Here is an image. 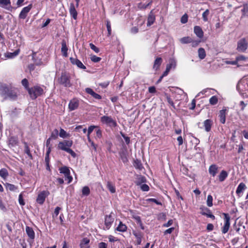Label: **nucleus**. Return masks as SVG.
Segmentation results:
<instances>
[{"instance_id": "nucleus-1", "label": "nucleus", "mask_w": 248, "mask_h": 248, "mask_svg": "<svg viewBox=\"0 0 248 248\" xmlns=\"http://www.w3.org/2000/svg\"><path fill=\"white\" fill-rule=\"evenodd\" d=\"M0 95L5 100H16L17 97V91L6 84H1L0 85Z\"/></svg>"}, {"instance_id": "nucleus-2", "label": "nucleus", "mask_w": 248, "mask_h": 248, "mask_svg": "<svg viewBox=\"0 0 248 248\" xmlns=\"http://www.w3.org/2000/svg\"><path fill=\"white\" fill-rule=\"evenodd\" d=\"M236 89L243 97H247L248 93V79L242 78L237 83Z\"/></svg>"}, {"instance_id": "nucleus-3", "label": "nucleus", "mask_w": 248, "mask_h": 248, "mask_svg": "<svg viewBox=\"0 0 248 248\" xmlns=\"http://www.w3.org/2000/svg\"><path fill=\"white\" fill-rule=\"evenodd\" d=\"M73 145V141L71 140H64L60 141L58 144V148L60 150L64 151L71 155L73 157H76V154L70 148Z\"/></svg>"}, {"instance_id": "nucleus-4", "label": "nucleus", "mask_w": 248, "mask_h": 248, "mask_svg": "<svg viewBox=\"0 0 248 248\" xmlns=\"http://www.w3.org/2000/svg\"><path fill=\"white\" fill-rule=\"evenodd\" d=\"M28 93L32 99H35L37 97L42 95L44 90L39 86H34L28 89Z\"/></svg>"}, {"instance_id": "nucleus-5", "label": "nucleus", "mask_w": 248, "mask_h": 248, "mask_svg": "<svg viewBox=\"0 0 248 248\" xmlns=\"http://www.w3.org/2000/svg\"><path fill=\"white\" fill-rule=\"evenodd\" d=\"M59 83L66 87H71L72 84L70 82V76L65 72L62 73L61 77L59 78Z\"/></svg>"}, {"instance_id": "nucleus-6", "label": "nucleus", "mask_w": 248, "mask_h": 248, "mask_svg": "<svg viewBox=\"0 0 248 248\" xmlns=\"http://www.w3.org/2000/svg\"><path fill=\"white\" fill-rule=\"evenodd\" d=\"M101 122L108 126L115 127L117 126V123L115 120L111 116H103L100 118Z\"/></svg>"}, {"instance_id": "nucleus-7", "label": "nucleus", "mask_w": 248, "mask_h": 248, "mask_svg": "<svg viewBox=\"0 0 248 248\" xmlns=\"http://www.w3.org/2000/svg\"><path fill=\"white\" fill-rule=\"evenodd\" d=\"M248 46V42L245 38H242L237 42V50L239 52H245Z\"/></svg>"}, {"instance_id": "nucleus-8", "label": "nucleus", "mask_w": 248, "mask_h": 248, "mask_svg": "<svg viewBox=\"0 0 248 248\" xmlns=\"http://www.w3.org/2000/svg\"><path fill=\"white\" fill-rule=\"evenodd\" d=\"M49 195V191L47 190H43L41 191L37 196L36 202L40 204H43L45 201L46 198Z\"/></svg>"}, {"instance_id": "nucleus-9", "label": "nucleus", "mask_w": 248, "mask_h": 248, "mask_svg": "<svg viewBox=\"0 0 248 248\" xmlns=\"http://www.w3.org/2000/svg\"><path fill=\"white\" fill-rule=\"evenodd\" d=\"M223 215L224 216L225 223H224V225L222 229V232L223 233H226L228 232V231L229 229V228H230V217L228 214L223 213Z\"/></svg>"}, {"instance_id": "nucleus-10", "label": "nucleus", "mask_w": 248, "mask_h": 248, "mask_svg": "<svg viewBox=\"0 0 248 248\" xmlns=\"http://www.w3.org/2000/svg\"><path fill=\"white\" fill-rule=\"evenodd\" d=\"M32 7V4H30L28 6L24 7L19 15V17L21 19L26 18V17L27 16L28 13L31 10Z\"/></svg>"}, {"instance_id": "nucleus-11", "label": "nucleus", "mask_w": 248, "mask_h": 248, "mask_svg": "<svg viewBox=\"0 0 248 248\" xmlns=\"http://www.w3.org/2000/svg\"><path fill=\"white\" fill-rule=\"evenodd\" d=\"M70 61L73 65H76L78 68L82 69H86V66L82 63V62L76 58H70Z\"/></svg>"}, {"instance_id": "nucleus-12", "label": "nucleus", "mask_w": 248, "mask_h": 248, "mask_svg": "<svg viewBox=\"0 0 248 248\" xmlns=\"http://www.w3.org/2000/svg\"><path fill=\"white\" fill-rule=\"evenodd\" d=\"M69 108L72 111L77 109L79 106V101L76 98L71 100L69 103Z\"/></svg>"}, {"instance_id": "nucleus-13", "label": "nucleus", "mask_w": 248, "mask_h": 248, "mask_svg": "<svg viewBox=\"0 0 248 248\" xmlns=\"http://www.w3.org/2000/svg\"><path fill=\"white\" fill-rule=\"evenodd\" d=\"M213 121L210 119H207L203 122V126L206 132H209L211 130L213 125Z\"/></svg>"}, {"instance_id": "nucleus-14", "label": "nucleus", "mask_w": 248, "mask_h": 248, "mask_svg": "<svg viewBox=\"0 0 248 248\" xmlns=\"http://www.w3.org/2000/svg\"><path fill=\"white\" fill-rule=\"evenodd\" d=\"M69 12L71 16L74 19H77L78 13L76 10L75 6L74 3H71L70 5Z\"/></svg>"}, {"instance_id": "nucleus-15", "label": "nucleus", "mask_w": 248, "mask_h": 248, "mask_svg": "<svg viewBox=\"0 0 248 248\" xmlns=\"http://www.w3.org/2000/svg\"><path fill=\"white\" fill-rule=\"evenodd\" d=\"M0 6L7 10L11 9L10 0H0Z\"/></svg>"}, {"instance_id": "nucleus-16", "label": "nucleus", "mask_w": 248, "mask_h": 248, "mask_svg": "<svg viewBox=\"0 0 248 248\" xmlns=\"http://www.w3.org/2000/svg\"><path fill=\"white\" fill-rule=\"evenodd\" d=\"M114 219L110 215L107 216L105 217V225L107 229H109Z\"/></svg>"}, {"instance_id": "nucleus-17", "label": "nucleus", "mask_w": 248, "mask_h": 248, "mask_svg": "<svg viewBox=\"0 0 248 248\" xmlns=\"http://www.w3.org/2000/svg\"><path fill=\"white\" fill-rule=\"evenodd\" d=\"M247 188L246 185L243 183H241L239 184L238 186L237 187L236 193L237 195L240 197V194L243 192Z\"/></svg>"}, {"instance_id": "nucleus-18", "label": "nucleus", "mask_w": 248, "mask_h": 248, "mask_svg": "<svg viewBox=\"0 0 248 248\" xmlns=\"http://www.w3.org/2000/svg\"><path fill=\"white\" fill-rule=\"evenodd\" d=\"M194 31L199 38H202L203 36V32L200 26H195L194 28Z\"/></svg>"}, {"instance_id": "nucleus-19", "label": "nucleus", "mask_w": 248, "mask_h": 248, "mask_svg": "<svg viewBox=\"0 0 248 248\" xmlns=\"http://www.w3.org/2000/svg\"><path fill=\"white\" fill-rule=\"evenodd\" d=\"M202 215L206 216L207 217L215 219V216L212 214L210 209L207 208H205L201 212Z\"/></svg>"}, {"instance_id": "nucleus-20", "label": "nucleus", "mask_w": 248, "mask_h": 248, "mask_svg": "<svg viewBox=\"0 0 248 248\" xmlns=\"http://www.w3.org/2000/svg\"><path fill=\"white\" fill-rule=\"evenodd\" d=\"M18 143V139L16 137H11L9 139V145L10 147H15Z\"/></svg>"}, {"instance_id": "nucleus-21", "label": "nucleus", "mask_w": 248, "mask_h": 248, "mask_svg": "<svg viewBox=\"0 0 248 248\" xmlns=\"http://www.w3.org/2000/svg\"><path fill=\"white\" fill-rule=\"evenodd\" d=\"M67 51L68 48L67 47L66 43L65 40H62V42L61 51L63 56L65 57H67Z\"/></svg>"}, {"instance_id": "nucleus-22", "label": "nucleus", "mask_w": 248, "mask_h": 248, "mask_svg": "<svg viewBox=\"0 0 248 248\" xmlns=\"http://www.w3.org/2000/svg\"><path fill=\"white\" fill-rule=\"evenodd\" d=\"M219 121L221 124H225L226 122V109L220 110L219 113Z\"/></svg>"}, {"instance_id": "nucleus-23", "label": "nucleus", "mask_w": 248, "mask_h": 248, "mask_svg": "<svg viewBox=\"0 0 248 248\" xmlns=\"http://www.w3.org/2000/svg\"><path fill=\"white\" fill-rule=\"evenodd\" d=\"M169 64L167 65V66L170 69H175L177 65V61L174 58H170L169 60Z\"/></svg>"}, {"instance_id": "nucleus-24", "label": "nucleus", "mask_w": 248, "mask_h": 248, "mask_svg": "<svg viewBox=\"0 0 248 248\" xmlns=\"http://www.w3.org/2000/svg\"><path fill=\"white\" fill-rule=\"evenodd\" d=\"M162 62V59L161 58H156L154 63L153 69H155V71L159 69Z\"/></svg>"}, {"instance_id": "nucleus-25", "label": "nucleus", "mask_w": 248, "mask_h": 248, "mask_svg": "<svg viewBox=\"0 0 248 248\" xmlns=\"http://www.w3.org/2000/svg\"><path fill=\"white\" fill-rule=\"evenodd\" d=\"M26 232L27 235L31 239H33L34 238L35 233L31 228L27 226L26 227Z\"/></svg>"}, {"instance_id": "nucleus-26", "label": "nucleus", "mask_w": 248, "mask_h": 248, "mask_svg": "<svg viewBox=\"0 0 248 248\" xmlns=\"http://www.w3.org/2000/svg\"><path fill=\"white\" fill-rule=\"evenodd\" d=\"M217 167L216 165L213 164L210 166L209 168V172L213 177L217 173Z\"/></svg>"}, {"instance_id": "nucleus-27", "label": "nucleus", "mask_w": 248, "mask_h": 248, "mask_svg": "<svg viewBox=\"0 0 248 248\" xmlns=\"http://www.w3.org/2000/svg\"><path fill=\"white\" fill-rule=\"evenodd\" d=\"M90 242L89 239L84 238L81 241L80 244V248H89V243Z\"/></svg>"}, {"instance_id": "nucleus-28", "label": "nucleus", "mask_w": 248, "mask_h": 248, "mask_svg": "<svg viewBox=\"0 0 248 248\" xmlns=\"http://www.w3.org/2000/svg\"><path fill=\"white\" fill-rule=\"evenodd\" d=\"M133 235L136 237L137 238V243L138 245H140L141 243V238L142 237V235L140 232H138L134 231L133 232Z\"/></svg>"}, {"instance_id": "nucleus-29", "label": "nucleus", "mask_w": 248, "mask_h": 248, "mask_svg": "<svg viewBox=\"0 0 248 248\" xmlns=\"http://www.w3.org/2000/svg\"><path fill=\"white\" fill-rule=\"evenodd\" d=\"M19 52V50H16L14 52H8L5 54V57L9 59H12L18 55Z\"/></svg>"}, {"instance_id": "nucleus-30", "label": "nucleus", "mask_w": 248, "mask_h": 248, "mask_svg": "<svg viewBox=\"0 0 248 248\" xmlns=\"http://www.w3.org/2000/svg\"><path fill=\"white\" fill-rule=\"evenodd\" d=\"M228 176V173L225 170H222L218 175L219 180L223 182Z\"/></svg>"}, {"instance_id": "nucleus-31", "label": "nucleus", "mask_w": 248, "mask_h": 248, "mask_svg": "<svg viewBox=\"0 0 248 248\" xmlns=\"http://www.w3.org/2000/svg\"><path fill=\"white\" fill-rule=\"evenodd\" d=\"M133 165L136 169H139L140 170H142L143 168V166L140 160L137 159L134 160Z\"/></svg>"}, {"instance_id": "nucleus-32", "label": "nucleus", "mask_w": 248, "mask_h": 248, "mask_svg": "<svg viewBox=\"0 0 248 248\" xmlns=\"http://www.w3.org/2000/svg\"><path fill=\"white\" fill-rule=\"evenodd\" d=\"M60 173H63L65 176H68L70 174V170L67 167H63L60 169Z\"/></svg>"}, {"instance_id": "nucleus-33", "label": "nucleus", "mask_w": 248, "mask_h": 248, "mask_svg": "<svg viewBox=\"0 0 248 248\" xmlns=\"http://www.w3.org/2000/svg\"><path fill=\"white\" fill-rule=\"evenodd\" d=\"M107 187L111 193H114L115 192V187L111 182L108 181L107 182Z\"/></svg>"}, {"instance_id": "nucleus-34", "label": "nucleus", "mask_w": 248, "mask_h": 248, "mask_svg": "<svg viewBox=\"0 0 248 248\" xmlns=\"http://www.w3.org/2000/svg\"><path fill=\"white\" fill-rule=\"evenodd\" d=\"M198 56L200 59L202 60L206 56L205 50L203 48H200L198 49Z\"/></svg>"}, {"instance_id": "nucleus-35", "label": "nucleus", "mask_w": 248, "mask_h": 248, "mask_svg": "<svg viewBox=\"0 0 248 248\" xmlns=\"http://www.w3.org/2000/svg\"><path fill=\"white\" fill-rule=\"evenodd\" d=\"M126 226L125 224H123L122 222L120 221L118 226L117 228V230L119 232H124L126 231Z\"/></svg>"}, {"instance_id": "nucleus-36", "label": "nucleus", "mask_w": 248, "mask_h": 248, "mask_svg": "<svg viewBox=\"0 0 248 248\" xmlns=\"http://www.w3.org/2000/svg\"><path fill=\"white\" fill-rule=\"evenodd\" d=\"M36 52H33L32 55V60L37 65H41L42 63L40 59H36Z\"/></svg>"}, {"instance_id": "nucleus-37", "label": "nucleus", "mask_w": 248, "mask_h": 248, "mask_svg": "<svg viewBox=\"0 0 248 248\" xmlns=\"http://www.w3.org/2000/svg\"><path fill=\"white\" fill-rule=\"evenodd\" d=\"M8 172L6 169L3 168L0 170V176L2 178L4 179H6L8 177Z\"/></svg>"}, {"instance_id": "nucleus-38", "label": "nucleus", "mask_w": 248, "mask_h": 248, "mask_svg": "<svg viewBox=\"0 0 248 248\" xmlns=\"http://www.w3.org/2000/svg\"><path fill=\"white\" fill-rule=\"evenodd\" d=\"M155 20V16L153 14H150L148 17V20H147V26H151V25H152L154 21Z\"/></svg>"}, {"instance_id": "nucleus-39", "label": "nucleus", "mask_w": 248, "mask_h": 248, "mask_svg": "<svg viewBox=\"0 0 248 248\" xmlns=\"http://www.w3.org/2000/svg\"><path fill=\"white\" fill-rule=\"evenodd\" d=\"M97 127V126L95 125H91L88 127V130H87V139L88 141H91V139L90 137V134L93 132V129Z\"/></svg>"}, {"instance_id": "nucleus-40", "label": "nucleus", "mask_w": 248, "mask_h": 248, "mask_svg": "<svg viewBox=\"0 0 248 248\" xmlns=\"http://www.w3.org/2000/svg\"><path fill=\"white\" fill-rule=\"evenodd\" d=\"M5 185L6 186V188L10 190V191H14L17 189V187L14 185L11 184L9 183H6Z\"/></svg>"}, {"instance_id": "nucleus-41", "label": "nucleus", "mask_w": 248, "mask_h": 248, "mask_svg": "<svg viewBox=\"0 0 248 248\" xmlns=\"http://www.w3.org/2000/svg\"><path fill=\"white\" fill-rule=\"evenodd\" d=\"M90 190L88 186H85L82 188V194L83 196H88L90 194Z\"/></svg>"}, {"instance_id": "nucleus-42", "label": "nucleus", "mask_w": 248, "mask_h": 248, "mask_svg": "<svg viewBox=\"0 0 248 248\" xmlns=\"http://www.w3.org/2000/svg\"><path fill=\"white\" fill-rule=\"evenodd\" d=\"M120 158L122 161L124 163H127L128 161L126 154L124 152L120 153Z\"/></svg>"}, {"instance_id": "nucleus-43", "label": "nucleus", "mask_w": 248, "mask_h": 248, "mask_svg": "<svg viewBox=\"0 0 248 248\" xmlns=\"http://www.w3.org/2000/svg\"><path fill=\"white\" fill-rule=\"evenodd\" d=\"M180 41L182 44H188L191 42V38L190 37H184L180 39Z\"/></svg>"}, {"instance_id": "nucleus-44", "label": "nucleus", "mask_w": 248, "mask_h": 248, "mask_svg": "<svg viewBox=\"0 0 248 248\" xmlns=\"http://www.w3.org/2000/svg\"><path fill=\"white\" fill-rule=\"evenodd\" d=\"M210 13L209 10L206 9L202 14V17L204 21L206 22L208 20V16Z\"/></svg>"}, {"instance_id": "nucleus-45", "label": "nucleus", "mask_w": 248, "mask_h": 248, "mask_svg": "<svg viewBox=\"0 0 248 248\" xmlns=\"http://www.w3.org/2000/svg\"><path fill=\"white\" fill-rule=\"evenodd\" d=\"M59 135V131L58 129H55L51 133L50 138L52 139L55 140L58 138Z\"/></svg>"}, {"instance_id": "nucleus-46", "label": "nucleus", "mask_w": 248, "mask_h": 248, "mask_svg": "<svg viewBox=\"0 0 248 248\" xmlns=\"http://www.w3.org/2000/svg\"><path fill=\"white\" fill-rule=\"evenodd\" d=\"M210 104L212 105H216L218 102V98L216 96H212L209 99Z\"/></svg>"}, {"instance_id": "nucleus-47", "label": "nucleus", "mask_w": 248, "mask_h": 248, "mask_svg": "<svg viewBox=\"0 0 248 248\" xmlns=\"http://www.w3.org/2000/svg\"><path fill=\"white\" fill-rule=\"evenodd\" d=\"M207 205L208 207H211L213 205V197L211 195H208L207 196Z\"/></svg>"}, {"instance_id": "nucleus-48", "label": "nucleus", "mask_w": 248, "mask_h": 248, "mask_svg": "<svg viewBox=\"0 0 248 248\" xmlns=\"http://www.w3.org/2000/svg\"><path fill=\"white\" fill-rule=\"evenodd\" d=\"M146 201L148 203L150 202H153L155 203L157 205H162V203L160 202H159L158 200H157L156 199H154V198L147 199L146 200Z\"/></svg>"}, {"instance_id": "nucleus-49", "label": "nucleus", "mask_w": 248, "mask_h": 248, "mask_svg": "<svg viewBox=\"0 0 248 248\" xmlns=\"http://www.w3.org/2000/svg\"><path fill=\"white\" fill-rule=\"evenodd\" d=\"M59 136L61 138H65L66 137H68L69 135L67 134L66 132L64 129H63L62 128H61Z\"/></svg>"}, {"instance_id": "nucleus-50", "label": "nucleus", "mask_w": 248, "mask_h": 248, "mask_svg": "<svg viewBox=\"0 0 248 248\" xmlns=\"http://www.w3.org/2000/svg\"><path fill=\"white\" fill-rule=\"evenodd\" d=\"M22 85L25 87V88L28 91V89L30 88L29 87V82L26 78H24L21 81Z\"/></svg>"}, {"instance_id": "nucleus-51", "label": "nucleus", "mask_w": 248, "mask_h": 248, "mask_svg": "<svg viewBox=\"0 0 248 248\" xmlns=\"http://www.w3.org/2000/svg\"><path fill=\"white\" fill-rule=\"evenodd\" d=\"M241 11L244 15L248 16V5L244 4Z\"/></svg>"}, {"instance_id": "nucleus-52", "label": "nucleus", "mask_w": 248, "mask_h": 248, "mask_svg": "<svg viewBox=\"0 0 248 248\" xmlns=\"http://www.w3.org/2000/svg\"><path fill=\"white\" fill-rule=\"evenodd\" d=\"M91 60L92 62H97L101 61V58L95 55H92L91 57Z\"/></svg>"}, {"instance_id": "nucleus-53", "label": "nucleus", "mask_w": 248, "mask_h": 248, "mask_svg": "<svg viewBox=\"0 0 248 248\" xmlns=\"http://www.w3.org/2000/svg\"><path fill=\"white\" fill-rule=\"evenodd\" d=\"M61 210V208L60 207H56L54 210V213L52 215L53 218L56 217L59 214L60 211Z\"/></svg>"}, {"instance_id": "nucleus-54", "label": "nucleus", "mask_w": 248, "mask_h": 248, "mask_svg": "<svg viewBox=\"0 0 248 248\" xmlns=\"http://www.w3.org/2000/svg\"><path fill=\"white\" fill-rule=\"evenodd\" d=\"M237 62L240 61H246L247 58L243 55H240L236 58Z\"/></svg>"}, {"instance_id": "nucleus-55", "label": "nucleus", "mask_w": 248, "mask_h": 248, "mask_svg": "<svg viewBox=\"0 0 248 248\" xmlns=\"http://www.w3.org/2000/svg\"><path fill=\"white\" fill-rule=\"evenodd\" d=\"M90 48L93 50L95 52L98 53L99 52V49L94 46L93 43H90L89 44Z\"/></svg>"}, {"instance_id": "nucleus-56", "label": "nucleus", "mask_w": 248, "mask_h": 248, "mask_svg": "<svg viewBox=\"0 0 248 248\" xmlns=\"http://www.w3.org/2000/svg\"><path fill=\"white\" fill-rule=\"evenodd\" d=\"M188 16L186 14L183 15L181 18V23L185 24L187 22Z\"/></svg>"}, {"instance_id": "nucleus-57", "label": "nucleus", "mask_w": 248, "mask_h": 248, "mask_svg": "<svg viewBox=\"0 0 248 248\" xmlns=\"http://www.w3.org/2000/svg\"><path fill=\"white\" fill-rule=\"evenodd\" d=\"M140 188L143 191H148L149 190V187L146 184H142L140 186Z\"/></svg>"}, {"instance_id": "nucleus-58", "label": "nucleus", "mask_w": 248, "mask_h": 248, "mask_svg": "<svg viewBox=\"0 0 248 248\" xmlns=\"http://www.w3.org/2000/svg\"><path fill=\"white\" fill-rule=\"evenodd\" d=\"M107 28L108 32V35L109 36L111 35V30L110 23L109 21H107Z\"/></svg>"}, {"instance_id": "nucleus-59", "label": "nucleus", "mask_w": 248, "mask_h": 248, "mask_svg": "<svg viewBox=\"0 0 248 248\" xmlns=\"http://www.w3.org/2000/svg\"><path fill=\"white\" fill-rule=\"evenodd\" d=\"M225 62L226 64H232V65H237V66H239V65L238 64V62H237L236 59H235V61H226Z\"/></svg>"}, {"instance_id": "nucleus-60", "label": "nucleus", "mask_w": 248, "mask_h": 248, "mask_svg": "<svg viewBox=\"0 0 248 248\" xmlns=\"http://www.w3.org/2000/svg\"><path fill=\"white\" fill-rule=\"evenodd\" d=\"M85 91L87 93L90 94L92 96L93 95L94 93H95V92L91 88H86Z\"/></svg>"}, {"instance_id": "nucleus-61", "label": "nucleus", "mask_w": 248, "mask_h": 248, "mask_svg": "<svg viewBox=\"0 0 248 248\" xmlns=\"http://www.w3.org/2000/svg\"><path fill=\"white\" fill-rule=\"evenodd\" d=\"M18 202H19V203L21 205H24L25 204V202H24V200H23V197H22V195L21 194H20L19 195V197H18Z\"/></svg>"}, {"instance_id": "nucleus-62", "label": "nucleus", "mask_w": 248, "mask_h": 248, "mask_svg": "<svg viewBox=\"0 0 248 248\" xmlns=\"http://www.w3.org/2000/svg\"><path fill=\"white\" fill-rule=\"evenodd\" d=\"M173 222V220L170 219L166 223L164 224L163 226L164 227H169L172 224Z\"/></svg>"}, {"instance_id": "nucleus-63", "label": "nucleus", "mask_w": 248, "mask_h": 248, "mask_svg": "<svg viewBox=\"0 0 248 248\" xmlns=\"http://www.w3.org/2000/svg\"><path fill=\"white\" fill-rule=\"evenodd\" d=\"M96 137L98 139H100L102 137V131L100 129H98L96 131Z\"/></svg>"}, {"instance_id": "nucleus-64", "label": "nucleus", "mask_w": 248, "mask_h": 248, "mask_svg": "<svg viewBox=\"0 0 248 248\" xmlns=\"http://www.w3.org/2000/svg\"><path fill=\"white\" fill-rule=\"evenodd\" d=\"M99 248H107V245L104 242H101L98 245Z\"/></svg>"}]
</instances>
